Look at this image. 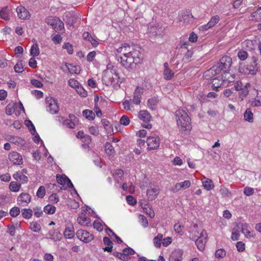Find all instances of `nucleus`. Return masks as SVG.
Returning <instances> with one entry per match:
<instances>
[{
	"label": "nucleus",
	"instance_id": "1",
	"mask_svg": "<svg viewBox=\"0 0 261 261\" xmlns=\"http://www.w3.org/2000/svg\"><path fill=\"white\" fill-rule=\"evenodd\" d=\"M116 57L118 61L125 68H132L143 59V56L139 50L126 43L116 49Z\"/></svg>",
	"mask_w": 261,
	"mask_h": 261
},
{
	"label": "nucleus",
	"instance_id": "2",
	"mask_svg": "<svg viewBox=\"0 0 261 261\" xmlns=\"http://www.w3.org/2000/svg\"><path fill=\"white\" fill-rule=\"evenodd\" d=\"M102 81L106 86H111L114 88L118 89L122 80L120 78L116 68L109 64L103 71Z\"/></svg>",
	"mask_w": 261,
	"mask_h": 261
},
{
	"label": "nucleus",
	"instance_id": "3",
	"mask_svg": "<svg viewBox=\"0 0 261 261\" xmlns=\"http://www.w3.org/2000/svg\"><path fill=\"white\" fill-rule=\"evenodd\" d=\"M177 125L179 131L185 134L189 132L191 128V118L184 109H179L175 113Z\"/></svg>",
	"mask_w": 261,
	"mask_h": 261
},
{
	"label": "nucleus",
	"instance_id": "4",
	"mask_svg": "<svg viewBox=\"0 0 261 261\" xmlns=\"http://www.w3.org/2000/svg\"><path fill=\"white\" fill-rule=\"evenodd\" d=\"M231 63L232 60L230 57L226 56H223L220 59L219 62L205 72L204 76L205 77L211 76V74H219L222 70L227 71L230 67Z\"/></svg>",
	"mask_w": 261,
	"mask_h": 261
},
{
	"label": "nucleus",
	"instance_id": "5",
	"mask_svg": "<svg viewBox=\"0 0 261 261\" xmlns=\"http://www.w3.org/2000/svg\"><path fill=\"white\" fill-rule=\"evenodd\" d=\"M46 23L51 25L56 32H59L64 29V23L58 17L49 16L46 18Z\"/></svg>",
	"mask_w": 261,
	"mask_h": 261
},
{
	"label": "nucleus",
	"instance_id": "6",
	"mask_svg": "<svg viewBox=\"0 0 261 261\" xmlns=\"http://www.w3.org/2000/svg\"><path fill=\"white\" fill-rule=\"evenodd\" d=\"M138 117L139 119L143 121L142 125L143 127L146 129H150L152 128V125L149 123L151 117L147 111H140L139 113Z\"/></svg>",
	"mask_w": 261,
	"mask_h": 261
},
{
	"label": "nucleus",
	"instance_id": "7",
	"mask_svg": "<svg viewBox=\"0 0 261 261\" xmlns=\"http://www.w3.org/2000/svg\"><path fill=\"white\" fill-rule=\"evenodd\" d=\"M46 110L50 114H57L59 110L58 101L53 97L46 99Z\"/></svg>",
	"mask_w": 261,
	"mask_h": 261
},
{
	"label": "nucleus",
	"instance_id": "8",
	"mask_svg": "<svg viewBox=\"0 0 261 261\" xmlns=\"http://www.w3.org/2000/svg\"><path fill=\"white\" fill-rule=\"evenodd\" d=\"M207 233L206 231H202L201 233V236L197 238V239L194 240L195 241V244L200 251H203L205 249V244L207 241Z\"/></svg>",
	"mask_w": 261,
	"mask_h": 261
},
{
	"label": "nucleus",
	"instance_id": "9",
	"mask_svg": "<svg viewBox=\"0 0 261 261\" xmlns=\"http://www.w3.org/2000/svg\"><path fill=\"white\" fill-rule=\"evenodd\" d=\"M75 234L80 240L84 243H89L94 239V236L92 234L82 229L78 230Z\"/></svg>",
	"mask_w": 261,
	"mask_h": 261
},
{
	"label": "nucleus",
	"instance_id": "10",
	"mask_svg": "<svg viewBox=\"0 0 261 261\" xmlns=\"http://www.w3.org/2000/svg\"><path fill=\"white\" fill-rule=\"evenodd\" d=\"M193 18V15L189 11H181L178 16V20L185 25L188 24Z\"/></svg>",
	"mask_w": 261,
	"mask_h": 261
},
{
	"label": "nucleus",
	"instance_id": "11",
	"mask_svg": "<svg viewBox=\"0 0 261 261\" xmlns=\"http://www.w3.org/2000/svg\"><path fill=\"white\" fill-rule=\"evenodd\" d=\"M9 161L14 165H20L23 163L21 155L16 151H11L8 154Z\"/></svg>",
	"mask_w": 261,
	"mask_h": 261
},
{
	"label": "nucleus",
	"instance_id": "12",
	"mask_svg": "<svg viewBox=\"0 0 261 261\" xmlns=\"http://www.w3.org/2000/svg\"><path fill=\"white\" fill-rule=\"evenodd\" d=\"M17 17L19 19L22 20L29 19L31 14L29 11L23 6L20 5L16 9Z\"/></svg>",
	"mask_w": 261,
	"mask_h": 261
},
{
	"label": "nucleus",
	"instance_id": "13",
	"mask_svg": "<svg viewBox=\"0 0 261 261\" xmlns=\"http://www.w3.org/2000/svg\"><path fill=\"white\" fill-rule=\"evenodd\" d=\"M160 143V139L158 136L148 137L146 141V143L148 146V149L154 150L157 149L159 147Z\"/></svg>",
	"mask_w": 261,
	"mask_h": 261
},
{
	"label": "nucleus",
	"instance_id": "14",
	"mask_svg": "<svg viewBox=\"0 0 261 261\" xmlns=\"http://www.w3.org/2000/svg\"><path fill=\"white\" fill-rule=\"evenodd\" d=\"M257 58L255 57H252V61L249 64L247 65L246 67V71H244L245 73L250 74L251 75L256 74L257 71Z\"/></svg>",
	"mask_w": 261,
	"mask_h": 261
},
{
	"label": "nucleus",
	"instance_id": "15",
	"mask_svg": "<svg viewBox=\"0 0 261 261\" xmlns=\"http://www.w3.org/2000/svg\"><path fill=\"white\" fill-rule=\"evenodd\" d=\"M70 119H64L62 117H59V120L62 122L64 125L69 128H74L75 124V122L77 121V118L74 115H69Z\"/></svg>",
	"mask_w": 261,
	"mask_h": 261
},
{
	"label": "nucleus",
	"instance_id": "16",
	"mask_svg": "<svg viewBox=\"0 0 261 261\" xmlns=\"http://www.w3.org/2000/svg\"><path fill=\"white\" fill-rule=\"evenodd\" d=\"M56 178L57 182L59 184L63 186H66V187L74 188L73 185L71 182V180L65 175L57 174Z\"/></svg>",
	"mask_w": 261,
	"mask_h": 261
},
{
	"label": "nucleus",
	"instance_id": "17",
	"mask_svg": "<svg viewBox=\"0 0 261 261\" xmlns=\"http://www.w3.org/2000/svg\"><path fill=\"white\" fill-rule=\"evenodd\" d=\"M77 223L83 226H88L91 225V220L86 216V212L83 211L81 212L77 218Z\"/></svg>",
	"mask_w": 261,
	"mask_h": 261
},
{
	"label": "nucleus",
	"instance_id": "18",
	"mask_svg": "<svg viewBox=\"0 0 261 261\" xmlns=\"http://www.w3.org/2000/svg\"><path fill=\"white\" fill-rule=\"evenodd\" d=\"M202 231L205 230L200 227H199L197 224H194L190 231V239L193 240L197 239V238H199V237L201 236V233Z\"/></svg>",
	"mask_w": 261,
	"mask_h": 261
},
{
	"label": "nucleus",
	"instance_id": "19",
	"mask_svg": "<svg viewBox=\"0 0 261 261\" xmlns=\"http://www.w3.org/2000/svg\"><path fill=\"white\" fill-rule=\"evenodd\" d=\"M6 139L10 143L19 146H22L25 144L24 140L21 138L17 136L9 135L7 136Z\"/></svg>",
	"mask_w": 261,
	"mask_h": 261
},
{
	"label": "nucleus",
	"instance_id": "20",
	"mask_svg": "<svg viewBox=\"0 0 261 261\" xmlns=\"http://www.w3.org/2000/svg\"><path fill=\"white\" fill-rule=\"evenodd\" d=\"M159 193V188L158 186L150 187L146 192L147 198L150 200H152L157 197Z\"/></svg>",
	"mask_w": 261,
	"mask_h": 261
},
{
	"label": "nucleus",
	"instance_id": "21",
	"mask_svg": "<svg viewBox=\"0 0 261 261\" xmlns=\"http://www.w3.org/2000/svg\"><path fill=\"white\" fill-rule=\"evenodd\" d=\"M143 92V89L139 87H137L134 92L133 98V103L135 105H139L141 102V96Z\"/></svg>",
	"mask_w": 261,
	"mask_h": 261
},
{
	"label": "nucleus",
	"instance_id": "22",
	"mask_svg": "<svg viewBox=\"0 0 261 261\" xmlns=\"http://www.w3.org/2000/svg\"><path fill=\"white\" fill-rule=\"evenodd\" d=\"M220 76L224 83L233 82L236 79V74L227 71H224L223 74H222Z\"/></svg>",
	"mask_w": 261,
	"mask_h": 261
},
{
	"label": "nucleus",
	"instance_id": "23",
	"mask_svg": "<svg viewBox=\"0 0 261 261\" xmlns=\"http://www.w3.org/2000/svg\"><path fill=\"white\" fill-rule=\"evenodd\" d=\"M17 201L19 205L26 206L31 201V196L28 193H22L18 196Z\"/></svg>",
	"mask_w": 261,
	"mask_h": 261
},
{
	"label": "nucleus",
	"instance_id": "24",
	"mask_svg": "<svg viewBox=\"0 0 261 261\" xmlns=\"http://www.w3.org/2000/svg\"><path fill=\"white\" fill-rule=\"evenodd\" d=\"M216 75L214 74L211 76V82L212 84V86L213 87V89L215 90H218V89L220 87V86L224 83L221 80V77L220 75L217 76L215 77Z\"/></svg>",
	"mask_w": 261,
	"mask_h": 261
},
{
	"label": "nucleus",
	"instance_id": "25",
	"mask_svg": "<svg viewBox=\"0 0 261 261\" xmlns=\"http://www.w3.org/2000/svg\"><path fill=\"white\" fill-rule=\"evenodd\" d=\"M220 20V17L218 15L213 16L211 20L206 24L202 25L201 27L202 30H206L214 27Z\"/></svg>",
	"mask_w": 261,
	"mask_h": 261
},
{
	"label": "nucleus",
	"instance_id": "26",
	"mask_svg": "<svg viewBox=\"0 0 261 261\" xmlns=\"http://www.w3.org/2000/svg\"><path fill=\"white\" fill-rule=\"evenodd\" d=\"M64 236L66 239H71L74 236V230L73 225L71 223H68L66 226Z\"/></svg>",
	"mask_w": 261,
	"mask_h": 261
},
{
	"label": "nucleus",
	"instance_id": "27",
	"mask_svg": "<svg viewBox=\"0 0 261 261\" xmlns=\"http://www.w3.org/2000/svg\"><path fill=\"white\" fill-rule=\"evenodd\" d=\"M182 251L180 249L175 250L169 257V261H181Z\"/></svg>",
	"mask_w": 261,
	"mask_h": 261
},
{
	"label": "nucleus",
	"instance_id": "28",
	"mask_svg": "<svg viewBox=\"0 0 261 261\" xmlns=\"http://www.w3.org/2000/svg\"><path fill=\"white\" fill-rule=\"evenodd\" d=\"M201 181L203 185V187L207 191L212 190L214 187L213 181L208 178L203 177L201 179Z\"/></svg>",
	"mask_w": 261,
	"mask_h": 261
},
{
	"label": "nucleus",
	"instance_id": "29",
	"mask_svg": "<svg viewBox=\"0 0 261 261\" xmlns=\"http://www.w3.org/2000/svg\"><path fill=\"white\" fill-rule=\"evenodd\" d=\"M48 235L51 240L55 241H60L62 237V234L57 230L51 229L48 232Z\"/></svg>",
	"mask_w": 261,
	"mask_h": 261
},
{
	"label": "nucleus",
	"instance_id": "30",
	"mask_svg": "<svg viewBox=\"0 0 261 261\" xmlns=\"http://www.w3.org/2000/svg\"><path fill=\"white\" fill-rule=\"evenodd\" d=\"M191 185V184L190 180H185L184 182L176 184L175 189L176 191L180 190H185L190 187Z\"/></svg>",
	"mask_w": 261,
	"mask_h": 261
},
{
	"label": "nucleus",
	"instance_id": "31",
	"mask_svg": "<svg viewBox=\"0 0 261 261\" xmlns=\"http://www.w3.org/2000/svg\"><path fill=\"white\" fill-rule=\"evenodd\" d=\"M13 177L17 181H20L22 183H26L28 180V177L22 173L17 172L13 175Z\"/></svg>",
	"mask_w": 261,
	"mask_h": 261
},
{
	"label": "nucleus",
	"instance_id": "32",
	"mask_svg": "<svg viewBox=\"0 0 261 261\" xmlns=\"http://www.w3.org/2000/svg\"><path fill=\"white\" fill-rule=\"evenodd\" d=\"M103 241L104 244L107 246V247L103 248L104 251L109 252H111L112 251L113 249V242L110 240V239L108 237H107L103 238Z\"/></svg>",
	"mask_w": 261,
	"mask_h": 261
},
{
	"label": "nucleus",
	"instance_id": "33",
	"mask_svg": "<svg viewBox=\"0 0 261 261\" xmlns=\"http://www.w3.org/2000/svg\"><path fill=\"white\" fill-rule=\"evenodd\" d=\"M174 74L173 71L168 67V64L164 63V79L170 80Z\"/></svg>",
	"mask_w": 261,
	"mask_h": 261
},
{
	"label": "nucleus",
	"instance_id": "34",
	"mask_svg": "<svg viewBox=\"0 0 261 261\" xmlns=\"http://www.w3.org/2000/svg\"><path fill=\"white\" fill-rule=\"evenodd\" d=\"M0 18L5 20H9V10L7 7L0 9Z\"/></svg>",
	"mask_w": 261,
	"mask_h": 261
},
{
	"label": "nucleus",
	"instance_id": "35",
	"mask_svg": "<svg viewBox=\"0 0 261 261\" xmlns=\"http://www.w3.org/2000/svg\"><path fill=\"white\" fill-rule=\"evenodd\" d=\"M244 119L246 121L250 123L253 121V114L250 109H247L244 112Z\"/></svg>",
	"mask_w": 261,
	"mask_h": 261
},
{
	"label": "nucleus",
	"instance_id": "36",
	"mask_svg": "<svg viewBox=\"0 0 261 261\" xmlns=\"http://www.w3.org/2000/svg\"><path fill=\"white\" fill-rule=\"evenodd\" d=\"M30 51L31 55L33 57H35L39 55L40 50L37 43H34L33 44Z\"/></svg>",
	"mask_w": 261,
	"mask_h": 261
},
{
	"label": "nucleus",
	"instance_id": "37",
	"mask_svg": "<svg viewBox=\"0 0 261 261\" xmlns=\"http://www.w3.org/2000/svg\"><path fill=\"white\" fill-rule=\"evenodd\" d=\"M106 153L109 155H113L115 153L114 147L109 143H107L105 146Z\"/></svg>",
	"mask_w": 261,
	"mask_h": 261
},
{
	"label": "nucleus",
	"instance_id": "38",
	"mask_svg": "<svg viewBox=\"0 0 261 261\" xmlns=\"http://www.w3.org/2000/svg\"><path fill=\"white\" fill-rule=\"evenodd\" d=\"M21 187V184L16 181H11L9 185L10 190L13 192H17L19 191Z\"/></svg>",
	"mask_w": 261,
	"mask_h": 261
},
{
	"label": "nucleus",
	"instance_id": "39",
	"mask_svg": "<svg viewBox=\"0 0 261 261\" xmlns=\"http://www.w3.org/2000/svg\"><path fill=\"white\" fill-rule=\"evenodd\" d=\"M66 67L71 73L78 74L80 73V70L76 66L73 65L72 64L67 63L66 64Z\"/></svg>",
	"mask_w": 261,
	"mask_h": 261
},
{
	"label": "nucleus",
	"instance_id": "40",
	"mask_svg": "<svg viewBox=\"0 0 261 261\" xmlns=\"http://www.w3.org/2000/svg\"><path fill=\"white\" fill-rule=\"evenodd\" d=\"M248 225L247 224H243L242 225V232L247 238L253 237V236L251 232L248 229Z\"/></svg>",
	"mask_w": 261,
	"mask_h": 261
},
{
	"label": "nucleus",
	"instance_id": "41",
	"mask_svg": "<svg viewBox=\"0 0 261 261\" xmlns=\"http://www.w3.org/2000/svg\"><path fill=\"white\" fill-rule=\"evenodd\" d=\"M83 115L90 120H93L95 118V114L92 110H85L83 111Z\"/></svg>",
	"mask_w": 261,
	"mask_h": 261
},
{
	"label": "nucleus",
	"instance_id": "42",
	"mask_svg": "<svg viewBox=\"0 0 261 261\" xmlns=\"http://www.w3.org/2000/svg\"><path fill=\"white\" fill-rule=\"evenodd\" d=\"M250 17L254 18L256 21H258L261 19V7H259L254 12L251 13Z\"/></svg>",
	"mask_w": 261,
	"mask_h": 261
},
{
	"label": "nucleus",
	"instance_id": "43",
	"mask_svg": "<svg viewBox=\"0 0 261 261\" xmlns=\"http://www.w3.org/2000/svg\"><path fill=\"white\" fill-rule=\"evenodd\" d=\"M123 175H124V173H123V171L121 169L116 170L113 174L114 179L116 181H117V182H119V180L121 179Z\"/></svg>",
	"mask_w": 261,
	"mask_h": 261
},
{
	"label": "nucleus",
	"instance_id": "44",
	"mask_svg": "<svg viewBox=\"0 0 261 261\" xmlns=\"http://www.w3.org/2000/svg\"><path fill=\"white\" fill-rule=\"evenodd\" d=\"M14 70L17 73H22L24 70V65L22 61L18 62L14 67Z\"/></svg>",
	"mask_w": 261,
	"mask_h": 261
},
{
	"label": "nucleus",
	"instance_id": "45",
	"mask_svg": "<svg viewBox=\"0 0 261 261\" xmlns=\"http://www.w3.org/2000/svg\"><path fill=\"white\" fill-rule=\"evenodd\" d=\"M30 228L34 232H38L40 231L41 227L37 222H32L30 223Z\"/></svg>",
	"mask_w": 261,
	"mask_h": 261
},
{
	"label": "nucleus",
	"instance_id": "46",
	"mask_svg": "<svg viewBox=\"0 0 261 261\" xmlns=\"http://www.w3.org/2000/svg\"><path fill=\"white\" fill-rule=\"evenodd\" d=\"M56 208L55 206L48 204L46 205L44 208V211L46 214H53L56 212Z\"/></svg>",
	"mask_w": 261,
	"mask_h": 261
},
{
	"label": "nucleus",
	"instance_id": "47",
	"mask_svg": "<svg viewBox=\"0 0 261 261\" xmlns=\"http://www.w3.org/2000/svg\"><path fill=\"white\" fill-rule=\"evenodd\" d=\"M25 124L28 127L29 130L30 131L32 134H35L36 133L35 127L31 120H25Z\"/></svg>",
	"mask_w": 261,
	"mask_h": 261
},
{
	"label": "nucleus",
	"instance_id": "48",
	"mask_svg": "<svg viewBox=\"0 0 261 261\" xmlns=\"http://www.w3.org/2000/svg\"><path fill=\"white\" fill-rule=\"evenodd\" d=\"M220 193L223 197H228L231 196V193L228 190L223 186H221L220 190Z\"/></svg>",
	"mask_w": 261,
	"mask_h": 261
},
{
	"label": "nucleus",
	"instance_id": "49",
	"mask_svg": "<svg viewBox=\"0 0 261 261\" xmlns=\"http://www.w3.org/2000/svg\"><path fill=\"white\" fill-rule=\"evenodd\" d=\"M21 214L23 218L29 219L32 216V211L30 209L24 208L22 210Z\"/></svg>",
	"mask_w": 261,
	"mask_h": 261
},
{
	"label": "nucleus",
	"instance_id": "50",
	"mask_svg": "<svg viewBox=\"0 0 261 261\" xmlns=\"http://www.w3.org/2000/svg\"><path fill=\"white\" fill-rule=\"evenodd\" d=\"M163 236L162 234H159L154 238V244L156 247H160L162 241Z\"/></svg>",
	"mask_w": 261,
	"mask_h": 261
},
{
	"label": "nucleus",
	"instance_id": "51",
	"mask_svg": "<svg viewBox=\"0 0 261 261\" xmlns=\"http://www.w3.org/2000/svg\"><path fill=\"white\" fill-rule=\"evenodd\" d=\"M138 218L140 223L144 227H146L148 226V221L144 215H140L138 217Z\"/></svg>",
	"mask_w": 261,
	"mask_h": 261
},
{
	"label": "nucleus",
	"instance_id": "52",
	"mask_svg": "<svg viewBox=\"0 0 261 261\" xmlns=\"http://www.w3.org/2000/svg\"><path fill=\"white\" fill-rule=\"evenodd\" d=\"M75 90L77 93L82 97H86L87 95L86 90L80 85L75 89Z\"/></svg>",
	"mask_w": 261,
	"mask_h": 261
},
{
	"label": "nucleus",
	"instance_id": "53",
	"mask_svg": "<svg viewBox=\"0 0 261 261\" xmlns=\"http://www.w3.org/2000/svg\"><path fill=\"white\" fill-rule=\"evenodd\" d=\"M45 194V189L43 186H40L38 189L36 195L38 197L42 198H43Z\"/></svg>",
	"mask_w": 261,
	"mask_h": 261
},
{
	"label": "nucleus",
	"instance_id": "54",
	"mask_svg": "<svg viewBox=\"0 0 261 261\" xmlns=\"http://www.w3.org/2000/svg\"><path fill=\"white\" fill-rule=\"evenodd\" d=\"M68 83L69 86L75 89L80 85L78 81L74 80V79H69Z\"/></svg>",
	"mask_w": 261,
	"mask_h": 261
},
{
	"label": "nucleus",
	"instance_id": "55",
	"mask_svg": "<svg viewBox=\"0 0 261 261\" xmlns=\"http://www.w3.org/2000/svg\"><path fill=\"white\" fill-rule=\"evenodd\" d=\"M129 122V119L126 115H123L120 119V124L125 126L128 125Z\"/></svg>",
	"mask_w": 261,
	"mask_h": 261
},
{
	"label": "nucleus",
	"instance_id": "56",
	"mask_svg": "<svg viewBox=\"0 0 261 261\" xmlns=\"http://www.w3.org/2000/svg\"><path fill=\"white\" fill-rule=\"evenodd\" d=\"M239 58L242 61L246 60L248 57V53L245 50H240L238 53Z\"/></svg>",
	"mask_w": 261,
	"mask_h": 261
},
{
	"label": "nucleus",
	"instance_id": "57",
	"mask_svg": "<svg viewBox=\"0 0 261 261\" xmlns=\"http://www.w3.org/2000/svg\"><path fill=\"white\" fill-rule=\"evenodd\" d=\"M63 48L67 50L69 54H72L73 51L72 45L68 42L65 43L63 45Z\"/></svg>",
	"mask_w": 261,
	"mask_h": 261
},
{
	"label": "nucleus",
	"instance_id": "58",
	"mask_svg": "<svg viewBox=\"0 0 261 261\" xmlns=\"http://www.w3.org/2000/svg\"><path fill=\"white\" fill-rule=\"evenodd\" d=\"M83 141L84 142V144L82 145L83 147L85 148L88 147V145L91 142V138L88 135H85L84 136Z\"/></svg>",
	"mask_w": 261,
	"mask_h": 261
},
{
	"label": "nucleus",
	"instance_id": "59",
	"mask_svg": "<svg viewBox=\"0 0 261 261\" xmlns=\"http://www.w3.org/2000/svg\"><path fill=\"white\" fill-rule=\"evenodd\" d=\"M20 214V210L18 207H14L10 211V214L11 216L15 217Z\"/></svg>",
	"mask_w": 261,
	"mask_h": 261
},
{
	"label": "nucleus",
	"instance_id": "60",
	"mask_svg": "<svg viewBox=\"0 0 261 261\" xmlns=\"http://www.w3.org/2000/svg\"><path fill=\"white\" fill-rule=\"evenodd\" d=\"M226 255L225 250L223 249H219L216 250L215 255L217 258H223Z\"/></svg>",
	"mask_w": 261,
	"mask_h": 261
},
{
	"label": "nucleus",
	"instance_id": "61",
	"mask_svg": "<svg viewBox=\"0 0 261 261\" xmlns=\"http://www.w3.org/2000/svg\"><path fill=\"white\" fill-rule=\"evenodd\" d=\"M93 227L97 230L100 231L103 230V225L98 220H96L93 223Z\"/></svg>",
	"mask_w": 261,
	"mask_h": 261
},
{
	"label": "nucleus",
	"instance_id": "62",
	"mask_svg": "<svg viewBox=\"0 0 261 261\" xmlns=\"http://www.w3.org/2000/svg\"><path fill=\"white\" fill-rule=\"evenodd\" d=\"M182 227L183 226L179 223H176L174 225V228L176 232L181 236L184 233L182 230Z\"/></svg>",
	"mask_w": 261,
	"mask_h": 261
},
{
	"label": "nucleus",
	"instance_id": "63",
	"mask_svg": "<svg viewBox=\"0 0 261 261\" xmlns=\"http://www.w3.org/2000/svg\"><path fill=\"white\" fill-rule=\"evenodd\" d=\"M126 200L127 203L131 205H134L137 203L136 199L130 195L126 196Z\"/></svg>",
	"mask_w": 261,
	"mask_h": 261
},
{
	"label": "nucleus",
	"instance_id": "64",
	"mask_svg": "<svg viewBox=\"0 0 261 261\" xmlns=\"http://www.w3.org/2000/svg\"><path fill=\"white\" fill-rule=\"evenodd\" d=\"M49 201L54 203H57L59 201V198L57 194H53L49 197Z\"/></svg>",
	"mask_w": 261,
	"mask_h": 261
}]
</instances>
